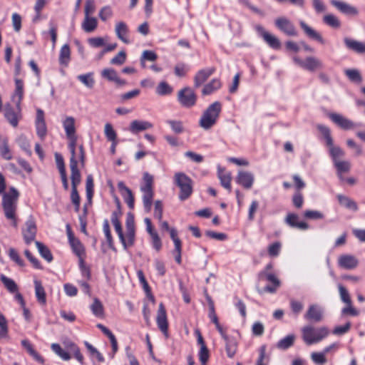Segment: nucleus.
Here are the masks:
<instances>
[{
    "label": "nucleus",
    "mask_w": 365,
    "mask_h": 365,
    "mask_svg": "<svg viewBox=\"0 0 365 365\" xmlns=\"http://www.w3.org/2000/svg\"><path fill=\"white\" fill-rule=\"evenodd\" d=\"M299 25L304 34L311 39L315 40L320 43L321 44H324L325 41L322 36V35L315 31L314 29L310 27L308 24H307L304 21H301L299 22Z\"/></svg>",
    "instance_id": "nucleus-19"
},
{
    "label": "nucleus",
    "mask_w": 365,
    "mask_h": 365,
    "mask_svg": "<svg viewBox=\"0 0 365 365\" xmlns=\"http://www.w3.org/2000/svg\"><path fill=\"white\" fill-rule=\"evenodd\" d=\"M311 358L312 361L317 364L322 365L327 362V359L325 357V354L322 352H313L311 354Z\"/></svg>",
    "instance_id": "nucleus-59"
},
{
    "label": "nucleus",
    "mask_w": 365,
    "mask_h": 365,
    "mask_svg": "<svg viewBox=\"0 0 365 365\" xmlns=\"http://www.w3.org/2000/svg\"><path fill=\"white\" fill-rule=\"evenodd\" d=\"M126 233L124 235L120 222L115 217V232L118 234L120 242L123 248H128L133 246L135 240V227L134 215L129 212L127 214L126 221Z\"/></svg>",
    "instance_id": "nucleus-1"
},
{
    "label": "nucleus",
    "mask_w": 365,
    "mask_h": 365,
    "mask_svg": "<svg viewBox=\"0 0 365 365\" xmlns=\"http://www.w3.org/2000/svg\"><path fill=\"white\" fill-rule=\"evenodd\" d=\"M344 43L346 46L350 49L358 53H365V43L357 41L356 40L349 38H345L344 39Z\"/></svg>",
    "instance_id": "nucleus-23"
},
{
    "label": "nucleus",
    "mask_w": 365,
    "mask_h": 365,
    "mask_svg": "<svg viewBox=\"0 0 365 365\" xmlns=\"http://www.w3.org/2000/svg\"><path fill=\"white\" fill-rule=\"evenodd\" d=\"M4 117L11 125L16 128L19 120L22 118L21 105H16V108H14L11 105L6 104L4 107Z\"/></svg>",
    "instance_id": "nucleus-8"
},
{
    "label": "nucleus",
    "mask_w": 365,
    "mask_h": 365,
    "mask_svg": "<svg viewBox=\"0 0 365 365\" xmlns=\"http://www.w3.org/2000/svg\"><path fill=\"white\" fill-rule=\"evenodd\" d=\"M115 33L118 38L120 39L123 43L126 44L130 43V41L127 36L128 33V28L124 22L120 21L115 26Z\"/></svg>",
    "instance_id": "nucleus-25"
},
{
    "label": "nucleus",
    "mask_w": 365,
    "mask_h": 365,
    "mask_svg": "<svg viewBox=\"0 0 365 365\" xmlns=\"http://www.w3.org/2000/svg\"><path fill=\"white\" fill-rule=\"evenodd\" d=\"M168 123L170 125L173 132L177 134L182 133L184 131L182 123L180 120H168Z\"/></svg>",
    "instance_id": "nucleus-60"
},
{
    "label": "nucleus",
    "mask_w": 365,
    "mask_h": 365,
    "mask_svg": "<svg viewBox=\"0 0 365 365\" xmlns=\"http://www.w3.org/2000/svg\"><path fill=\"white\" fill-rule=\"evenodd\" d=\"M152 127L153 124L150 122L135 120L132 121L130 125V130L133 133H137L151 128Z\"/></svg>",
    "instance_id": "nucleus-26"
},
{
    "label": "nucleus",
    "mask_w": 365,
    "mask_h": 365,
    "mask_svg": "<svg viewBox=\"0 0 365 365\" xmlns=\"http://www.w3.org/2000/svg\"><path fill=\"white\" fill-rule=\"evenodd\" d=\"M295 336L294 334H289L284 338L280 339L276 346L279 349L286 350L291 347L294 342Z\"/></svg>",
    "instance_id": "nucleus-37"
},
{
    "label": "nucleus",
    "mask_w": 365,
    "mask_h": 365,
    "mask_svg": "<svg viewBox=\"0 0 365 365\" xmlns=\"http://www.w3.org/2000/svg\"><path fill=\"white\" fill-rule=\"evenodd\" d=\"M67 347L73 352L75 358L81 364H83V356L81 354L79 348L73 342H69Z\"/></svg>",
    "instance_id": "nucleus-56"
},
{
    "label": "nucleus",
    "mask_w": 365,
    "mask_h": 365,
    "mask_svg": "<svg viewBox=\"0 0 365 365\" xmlns=\"http://www.w3.org/2000/svg\"><path fill=\"white\" fill-rule=\"evenodd\" d=\"M35 244L41 256L48 262H52L53 257L50 250L44 244L39 241H36Z\"/></svg>",
    "instance_id": "nucleus-33"
},
{
    "label": "nucleus",
    "mask_w": 365,
    "mask_h": 365,
    "mask_svg": "<svg viewBox=\"0 0 365 365\" xmlns=\"http://www.w3.org/2000/svg\"><path fill=\"white\" fill-rule=\"evenodd\" d=\"M275 26L288 36H297L298 32L294 24L286 17H279L274 21Z\"/></svg>",
    "instance_id": "nucleus-7"
},
{
    "label": "nucleus",
    "mask_w": 365,
    "mask_h": 365,
    "mask_svg": "<svg viewBox=\"0 0 365 365\" xmlns=\"http://www.w3.org/2000/svg\"><path fill=\"white\" fill-rule=\"evenodd\" d=\"M317 130L321 133V134L323 135L327 145H331L332 143L334 142L333 138L331 135V130L330 129L322 124H318L317 125Z\"/></svg>",
    "instance_id": "nucleus-41"
},
{
    "label": "nucleus",
    "mask_w": 365,
    "mask_h": 365,
    "mask_svg": "<svg viewBox=\"0 0 365 365\" xmlns=\"http://www.w3.org/2000/svg\"><path fill=\"white\" fill-rule=\"evenodd\" d=\"M9 256L11 260L15 262L20 267H24L25 263L24 260L20 257L19 253L17 251L11 247L9 250Z\"/></svg>",
    "instance_id": "nucleus-54"
},
{
    "label": "nucleus",
    "mask_w": 365,
    "mask_h": 365,
    "mask_svg": "<svg viewBox=\"0 0 365 365\" xmlns=\"http://www.w3.org/2000/svg\"><path fill=\"white\" fill-rule=\"evenodd\" d=\"M294 61L300 67L310 72H314L317 69L323 68L322 62L314 56L307 57L304 61L297 57H294Z\"/></svg>",
    "instance_id": "nucleus-9"
},
{
    "label": "nucleus",
    "mask_w": 365,
    "mask_h": 365,
    "mask_svg": "<svg viewBox=\"0 0 365 365\" xmlns=\"http://www.w3.org/2000/svg\"><path fill=\"white\" fill-rule=\"evenodd\" d=\"M112 15L113 11L110 6H104L101 9L99 12V17L103 21H106L108 19L111 18Z\"/></svg>",
    "instance_id": "nucleus-64"
},
{
    "label": "nucleus",
    "mask_w": 365,
    "mask_h": 365,
    "mask_svg": "<svg viewBox=\"0 0 365 365\" xmlns=\"http://www.w3.org/2000/svg\"><path fill=\"white\" fill-rule=\"evenodd\" d=\"M175 183L180 188V200L188 199L193 192L192 179L183 173H177L175 175Z\"/></svg>",
    "instance_id": "nucleus-4"
},
{
    "label": "nucleus",
    "mask_w": 365,
    "mask_h": 365,
    "mask_svg": "<svg viewBox=\"0 0 365 365\" xmlns=\"http://www.w3.org/2000/svg\"><path fill=\"white\" fill-rule=\"evenodd\" d=\"M66 136H71L76 133L75 119L73 117H66L63 122Z\"/></svg>",
    "instance_id": "nucleus-39"
},
{
    "label": "nucleus",
    "mask_w": 365,
    "mask_h": 365,
    "mask_svg": "<svg viewBox=\"0 0 365 365\" xmlns=\"http://www.w3.org/2000/svg\"><path fill=\"white\" fill-rule=\"evenodd\" d=\"M71 51L68 44H64L59 54V63L61 65L67 66L71 59Z\"/></svg>",
    "instance_id": "nucleus-32"
},
{
    "label": "nucleus",
    "mask_w": 365,
    "mask_h": 365,
    "mask_svg": "<svg viewBox=\"0 0 365 365\" xmlns=\"http://www.w3.org/2000/svg\"><path fill=\"white\" fill-rule=\"evenodd\" d=\"M98 26L97 19L95 17L85 16L84 21L82 23V29L86 33L93 32Z\"/></svg>",
    "instance_id": "nucleus-31"
},
{
    "label": "nucleus",
    "mask_w": 365,
    "mask_h": 365,
    "mask_svg": "<svg viewBox=\"0 0 365 365\" xmlns=\"http://www.w3.org/2000/svg\"><path fill=\"white\" fill-rule=\"evenodd\" d=\"M337 173H348L351 169V164L346 160H338L334 163Z\"/></svg>",
    "instance_id": "nucleus-51"
},
{
    "label": "nucleus",
    "mask_w": 365,
    "mask_h": 365,
    "mask_svg": "<svg viewBox=\"0 0 365 365\" xmlns=\"http://www.w3.org/2000/svg\"><path fill=\"white\" fill-rule=\"evenodd\" d=\"M15 86H16L15 95L18 96V100L16 101V105L20 106L22 98H23V95H24V83L22 81V80H21L19 78H16L15 79Z\"/></svg>",
    "instance_id": "nucleus-46"
},
{
    "label": "nucleus",
    "mask_w": 365,
    "mask_h": 365,
    "mask_svg": "<svg viewBox=\"0 0 365 365\" xmlns=\"http://www.w3.org/2000/svg\"><path fill=\"white\" fill-rule=\"evenodd\" d=\"M173 92V88L165 81H161L156 88V93L160 96H165Z\"/></svg>",
    "instance_id": "nucleus-50"
},
{
    "label": "nucleus",
    "mask_w": 365,
    "mask_h": 365,
    "mask_svg": "<svg viewBox=\"0 0 365 365\" xmlns=\"http://www.w3.org/2000/svg\"><path fill=\"white\" fill-rule=\"evenodd\" d=\"M156 322L159 329L166 336H168V322L167 319L166 309L163 302L159 304L156 317Z\"/></svg>",
    "instance_id": "nucleus-13"
},
{
    "label": "nucleus",
    "mask_w": 365,
    "mask_h": 365,
    "mask_svg": "<svg viewBox=\"0 0 365 365\" xmlns=\"http://www.w3.org/2000/svg\"><path fill=\"white\" fill-rule=\"evenodd\" d=\"M221 110L222 104L220 101H215L210 104L203 112L199 122L200 125L205 130L212 128L216 123Z\"/></svg>",
    "instance_id": "nucleus-2"
},
{
    "label": "nucleus",
    "mask_w": 365,
    "mask_h": 365,
    "mask_svg": "<svg viewBox=\"0 0 365 365\" xmlns=\"http://www.w3.org/2000/svg\"><path fill=\"white\" fill-rule=\"evenodd\" d=\"M1 195L4 215L5 216L11 217L12 212H16L19 192L14 187H11L8 192H5Z\"/></svg>",
    "instance_id": "nucleus-3"
},
{
    "label": "nucleus",
    "mask_w": 365,
    "mask_h": 365,
    "mask_svg": "<svg viewBox=\"0 0 365 365\" xmlns=\"http://www.w3.org/2000/svg\"><path fill=\"white\" fill-rule=\"evenodd\" d=\"M267 280L272 282L273 285L265 286L264 291L269 293H274L277 291V289L280 286V281L273 273L267 276Z\"/></svg>",
    "instance_id": "nucleus-35"
},
{
    "label": "nucleus",
    "mask_w": 365,
    "mask_h": 365,
    "mask_svg": "<svg viewBox=\"0 0 365 365\" xmlns=\"http://www.w3.org/2000/svg\"><path fill=\"white\" fill-rule=\"evenodd\" d=\"M218 178L220 180L222 186H223L225 189L228 190V191L230 192L232 191L231 174L230 173H225L222 169L219 168Z\"/></svg>",
    "instance_id": "nucleus-34"
},
{
    "label": "nucleus",
    "mask_w": 365,
    "mask_h": 365,
    "mask_svg": "<svg viewBox=\"0 0 365 365\" xmlns=\"http://www.w3.org/2000/svg\"><path fill=\"white\" fill-rule=\"evenodd\" d=\"M225 341V349L229 358H233L237 349V342L235 337L227 336Z\"/></svg>",
    "instance_id": "nucleus-27"
},
{
    "label": "nucleus",
    "mask_w": 365,
    "mask_h": 365,
    "mask_svg": "<svg viewBox=\"0 0 365 365\" xmlns=\"http://www.w3.org/2000/svg\"><path fill=\"white\" fill-rule=\"evenodd\" d=\"M78 79L89 88H93L94 86V80L93 78V74L91 73H88L87 74L83 75H79L78 76Z\"/></svg>",
    "instance_id": "nucleus-53"
},
{
    "label": "nucleus",
    "mask_w": 365,
    "mask_h": 365,
    "mask_svg": "<svg viewBox=\"0 0 365 365\" xmlns=\"http://www.w3.org/2000/svg\"><path fill=\"white\" fill-rule=\"evenodd\" d=\"M70 245L73 251V252L79 257H81L82 254L84 252V249L83 245L77 238L71 239L69 240Z\"/></svg>",
    "instance_id": "nucleus-47"
},
{
    "label": "nucleus",
    "mask_w": 365,
    "mask_h": 365,
    "mask_svg": "<svg viewBox=\"0 0 365 365\" xmlns=\"http://www.w3.org/2000/svg\"><path fill=\"white\" fill-rule=\"evenodd\" d=\"M141 190L143 192V202L145 210L147 212H149L151 210L153 205V198L154 195L153 190L141 189Z\"/></svg>",
    "instance_id": "nucleus-29"
},
{
    "label": "nucleus",
    "mask_w": 365,
    "mask_h": 365,
    "mask_svg": "<svg viewBox=\"0 0 365 365\" xmlns=\"http://www.w3.org/2000/svg\"><path fill=\"white\" fill-rule=\"evenodd\" d=\"M299 217L297 214L289 213L286 218L285 222L291 227H296L300 230H307L309 225L305 222H298Z\"/></svg>",
    "instance_id": "nucleus-21"
},
{
    "label": "nucleus",
    "mask_w": 365,
    "mask_h": 365,
    "mask_svg": "<svg viewBox=\"0 0 365 365\" xmlns=\"http://www.w3.org/2000/svg\"><path fill=\"white\" fill-rule=\"evenodd\" d=\"M339 291L341 297V299L347 304H351V300L347 289L341 284L339 285Z\"/></svg>",
    "instance_id": "nucleus-62"
},
{
    "label": "nucleus",
    "mask_w": 365,
    "mask_h": 365,
    "mask_svg": "<svg viewBox=\"0 0 365 365\" xmlns=\"http://www.w3.org/2000/svg\"><path fill=\"white\" fill-rule=\"evenodd\" d=\"M215 68L200 70L194 78L195 87L198 88L214 73Z\"/></svg>",
    "instance_id": "nucleus-22"
},
{
    "label": "nucleus",
    "mask_w": 365,
    "mask_h": 365,
    "mask_svg": "<svg viewBox=\"0 0 365 365\" xmlns=\"http://www.w3.org/2000/svg\"><path fill=\"white\" fill-rule=\"evenodd\" d=\"M36 134L41 138L43 139L47 134V128L45 121L36 122Z\"/></svg>",
    "instance_id": "nucleus-55"
},
{
    "label": "nucleus",
    "mask_w": 365,
    "mask_h": 365,
    "mask_svg": "<svg viewBox=\"0 0 365 365\" xmlns=\"http://www.w3.org/2000/svg\"><path fill=\"white\" fill-rule=\"evenodd\" d=\"M254 180L255 178L252 173L247 171L240 170L236 176L235 182L245 189L249 190L252 187Z\"/></svg>",
    "instance_id": "nucleus-14"
},
{
    "label": "nucleus",
    "mask_w": 365,
    "mask_h": 365,
    "mask_svg": "<svg viewBox=\"0 0 365 365\" xmlns=\"http://www.w3.org/2000/svg\"><path fill=\"white\" fill-rule=\"evenodd\" d=\"M103 231L106 237V240L101 242V252L107 254L109 251L114 250L113 244V237L110 232L109 222L107 219L103 221Z\"/></svg>",
    "instance_id": "nucleus-12"
},
{
    "label": "nucleus",
    "mask_w": 365,
    "mask_h": 365,
    "mask_svg": "<svg viewBox=\"0 0 365 365\" xmlns=\"http://www.w3.org/2000/svg\"><path fill=\"white\" fill-rule=\"evenodd\" d=\"M344 73L350 81L358 84L362 82V76L357 69H346Z\"/></svg>",
    "instance_id": "nucleus-44"
},
{
    "label": "nucleus",
    "mask_w": 365,
    "mask_h": 365,
    "mask_svg": "<svg viewBox=\"0 0 365 365\" xmlns=\"http://www.w3.org/2000/svg\"><path fill=\"white\" fill-rule=\"evenodd\" d=\"M178 101L185 108H191L196 103L197 96L190 87H185L178 93Z\"/></svg>",
    "instance_id": "nucleus-6"
},
{
    "label": "nucleus",
    "mask_w": 365,
    "mask_h": 365,
    "mask_svg": "<svg viewBox=\"0 0 365 365\" xmlns=\"http://www.w3.org/2000/svg\"><path fill=\"white\" fill-rule=\"evenodd\" d=\"M255 29L270 48L274 50H279L281 48V42L279 39L267 31L263 26L257 25L256 26Z\"/></svg>",
    "instance_id": "nucleus-11"
},
{
    "label": "nucleus",
    "mask_w": 365,
    "mask_h": 365,
    "mask_svg": "<svg viewBox=\"0 0 365 365\" xmlns=\"http://www.w3.org/2000/svg\"><path fill=\"white\" fill-rule=\"evenodd\" d=\"M26 228L23 229L22 235L26 245L31 244L36 237L37 227L32 215H30L25 222Z\"/></svg>",
    "instance_id": "nucleus-10"
},
{
    "label": "nucleus",
    "mask_w": 365,
    "mask_h": 365,
    "mask_svg": "<svg viewBox=\"0 0 365 365\" xmlns=\"http://www.w3.org/2000/svg\"><path fill=\"white\" fill-rule=\"evenodd\" d=\"M290 307L294 315L297 316L302 311L304 305L301 302L291 299Z\"/></svg>",
    "instance_id": "nucleus-63"
},
{
    "label": "nucleus",
    "mask_w": 365,
    "mask_h": 365,
    "mask_svg": "<svg viewBox=\"0 0 365 365\" xmlns=\"http://www.w3.org/2000/svg\"><path fill=\"white\" fill-rule=\"evenodd\" d=\"M328 117L341 129L350 130L355 127L353 121L340 114L331 113L328 114Z\"/></svg>",
    "instance_id": "nucleus-15"
},
{
    "label": "nucleus",
    "mask_w": 365,
    "mask_h": 365,
    "mask_svg": "<svg viewBox=\"0 0 365 365\" xmlns=\"http://www.w3.org/2000/svg\"><path fill=\"white\" fill-rule=\"evenodd\" d=\"M305 319L313 322H319L322 320V311L317 305H310L304 315Z\"/></svg>",
    "instance_id": "nucleus-20"
},
{
    "label": "nucleus",
    "mask_w": 365,
    "mask_h": 365,
    "mask_svg": "<svg viewBox=\"0 0 365 365\" xmlns=\"http://www.w3.org/2000/svg\"><path fill=\"white\" fill-rule=\"evenodd\" d=\"M0 280L4 285L5 288L11 293H15L18 291V286L16 283L11 278L7 277L6 275L0 274Z\"/></svg>",
    "instance_id": "nucleus-36"
},
{
    "label": "nucleus",
    "mask_w": 365,
    "mask_h": 365,
    "mask_svg": "<svg viewBox=\"0 0 365 365\" xmlns=\"http://www.w3.org/2000/svg\"><path fill=\"white\" fill-rule=\"evenodd\" d=\"M329 334V330L327 327H320L314 329L312 326H307L302 329V338L304 342L311 345L317 343L324 339Z\"/></svg>",
    "instance_id": "nucleus-5"
},
{
    "label": "nucleus",
    "mask_w": 365,
    "mask_h": 365,
    "mask_svg": "<svg viewBox=\"0 0 365 365\" xmlns=\"http://www.w3.org/2000/svg\"><path fill=\"white\" fill-rule=\"evenodd\" d=\"M0 155L6 160H9L12 158V155L6 141H4L0 145Z\"/></svg>",
    "instance_id": "nucleus-57"
},
{
    "label": "nucleus",
    "mask_w": 365,
    "mask_h": 365,
    "mask_svg": "<svg viewBox=\"0 0 365 365\" xmlns=\"http://www.w3.org/2000/svg\"><path fill=\"white\" fill-rule=\"evenodd\" d=\"M323 22L333 29H339L341 26L340 21L336 16L331 14L324 16Z\"/></svg>",
    "instance_id": "nucleus-42"
},
{
    "label": "nucleus",
    "mask_w": 365,
    "mask_h": 365,
    "mask_svg": "<svg viewBox=\"0 0 365 365\" xmlns=\"http://www.w3.org/2000/svg\"><path fill=\"white\" fill-rule=\"evenodd\" d=\"M359 261L353 255H341L338 259V264L345 269H353L358 266Z\"/></svg>",
    "instance_id": "nucleus-18"
},
{
    "label": "nucleus",
    "mask_w": 365,
    "mask_h": 365,
    "mask_svg": "<svg viewBox=\"0 0 365 365\" xmlns=\"http://www.w3.org/2000/svg\"><path fill=\"white\" fill-rule=\"evenodd\" d=\"M140 93L139 89H134L127 93H123L119 96L120 101L123 103L128 100L137 97Z\"/></svg>",
    "instance_id": "nucleus-58"
},
{
    "label": "nucleus",
    "mask_w": 365,
    "mask_h": 365,
    "mask_svg": "<svg viewBox=\"0 0 365 365\" xmlns=\"http://www.w3.org/2000/svg\"><path fill=\"white\" fill-rule=\"evenodd\" d=\"M94 183H93V178L92 175H88L86 178V198L88 204H91L92 198L94 193Z\"/></svg>",
    "instance_id": "nucleus-40"
},
{
    "label": "nucleus",
    "mask_w": 365,
    "mask_h": 365,
    "mask_svg": "<svg viewBox=\"0 0 365 365\" xmlns=\"http://www.w3.org/2000/svg\"><path fill=\"white\" fill-rule=\"evenodd\" d=\"M91 309L93 314L97 317H102L103 315V307L101 301L95 298L93 304L91 305Z\"/></svg>",
    "instance_id": "nucleus-49"
},
{
    "label": "nucleus",
    "mask_w": 365,
    "mask_h": 365,
    "mask_svg": "<svg viewBox=\"0 0 365 365\" xmlns=\"http://www.w3.org/2000/svg\"><path fill=\"white\" fill-rule=\"evenodd\" d=\"M17 143L19 145V147L29 155L31 156L32 155V151L31 150V145L26 138V136L21 135H20L17 140Z\"/></svg>",
    "instance_id": "nucleus-45"
},
{
    "label": "nucleus",
    "mask_w": 365,
    "mask_h": 365,
    "mask_svg": "<svg viewBox=\"0 0 365 365\" xmlns=\"http://www.w3.org/2000/svg\"><path fill=\"white\" fill-rule=\"evenodd\" d=\"M105 134L108 139L112 142L110 150L112 153H114V129L110 123L106 124Z\"/></svg>",
    "instance_id": "nucleus-52"
},
{
    "label": "nucleus",
    "mask_w": 365,
    "mask_h": 365,
    "mask_svg": "<svg viewBox=\"0 0 365 365\" xmlns=\"http://www.w3.org/2000/svg\"><path fill=\"white\" fill-rule=\"evenodd\" d=\"M331 4L345 15L356 16L359 14V11L355 6L346 2L339 0H331Z\"/></svg>",
    "instance_id": "nucleus-16"
},
{
    "label": "nucleus",
    "mask_w": 365,
    "mask_h": 365,
    "mask_svg": "<svg viewBox=\"0 0 365 365\" xmlns=\"http://www.w3.org/2000/svg\"><path fill=\"white\" fill-rule=\"evenodd\" d=\"M51 348L52 351L55 352L58 356H60L63 360L68 361L71 359V355L69 353L63 350L58 344H52Z\"/></svg>",
    "instance_id": "nucleus-48"
},
{
    "label": "nucleus",
    "mask_w": 365,
    "mask_h": 365,
    "mask_svg": "<svg viewBox=\"0 0 365 365\" xmlns=\"http://www.w3.org/2000/svg\"><path fill=\"white\" fill-rule=\"evenodd\" d=\"M221 81L218 78H213L210 82L205 85L202 90L203 96H207L212 93L214 91L218 90L221 87Z\"/></svg>",
    "instance_id": "nucleus-30"
},
{
    "label": "nucleus",
    "mask_w": 365,
    "mask_h": 365,
    "mask_svg": "<svg viewBox=\"0 0 365 365\" xmlns=\"http://www.w3.org/2000/svg\"><path fill=\"white\" fill-rule=\"evenodd\" d=\"M119 192L130 209L134 208L135 199L132 190L123 182L118 183Z\"/></svg>",
    "instance_id": "nucleus-17"
},
{
    "label": "nucleus",
    "mask_w": 365,
    "mask_h": 365,
    "mask_svg": "<svg viewBox=\"0 0 365 365\" xmlns=\"http://www.w3.org/2000/svg\"><path fill=\"white\" fill-rule=\"evenodd\" d=\"M34 286L35 294L38 302L42 305H45L46 304V294L41 282L40 280L35 279Z\"/></svg>",
    "instance_id": "nucleus-24"
},
{
    "label": "nucleus",
    "mask_w": 365,
    "mask_h": 365,
    "mask_svg": "<svg viewBox=\"0 0 365 365\" xmlns=\"http://www.w3.org/2000/svg\"><path fill=\"white\" fill-rule=\"evenodd\" d=\"M337 199H338L339 203L341 206H344V207H346V209H349L353 211L358 210L359 207H358L357 203L354 200L351 199L350 197H349L346 195H341V194H339L337 195Z\"/></svg>",
    "instance_id": "nucleus-28"
},
{
    "label": "nucleus",
    "mask_w": 365,
    "mask_h": 365,
    "mask_svg": "<svg viewBox=\"0 0 365 365\" xmlns=\"http://www.w3.org/2000/svg\"><path fill=\"white\" fill-rule=\"evenodd\" d=\"M71 169V180L72 188H77V186L81 183V173L78 166L74 164L70 166Z\"/></svg>",
    "instance_id": "nucleus-38"
},
{
    "label": "nucleus",
    "mask_w": 365,
    "mask_h": 365,
    "mask_svg": "<svg viewBox=\"0 0 365 365\" xmlns=\"http://www.w3.org/2000/svg\"><path fill=\"white\" fill-rule=\"evenodd\" d=\"M327 146L329 148V155L332 159L333 163L339 160V158L344 156V151L340 147L334 146V142L332 143L331 145Z\"/></svg>",
    "instance_id": "nucleus-43"
},
{
    "label": "nucleus",
    "mask_w": 365,
    "mask_h": 365,
    "mask_svg": "<svg viewBox=\"0 0 365 365\" xmlns=\"http://www.w3.org/2000/svg\"><path fill=\"white\" fill-rule=\"evenodd\" d=\"M281 249V243L275 242L268 247V254L270 257H277L279 255Z\"/></svg>",
    "instance_id": "nucleus-61"
}]
</instances>
